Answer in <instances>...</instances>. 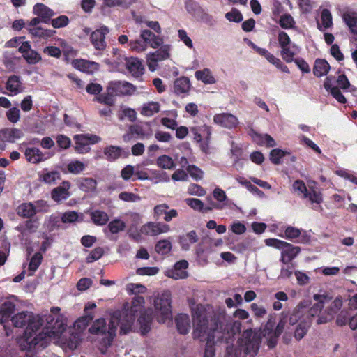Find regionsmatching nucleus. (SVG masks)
I'll list each match as a JSON object with an SVG mask.
<instances>
[{
  "mask_svg": "<svg viewBox=\"0 0 357 357\" xmlns=\"http://www.w3.org/2000/svg\"><path fill=\"white\" fill-rule=\"evenodd\" d=\"M330 69L328 63L324 59H317L314 63V75L321 77L328 73Z\"/></svg>",
  "mask_w": 357,
  "mask_h": 357,
  "instance_id": "43",
  "label": "nucleus"
},
{
  "mask_svg": "<svg viewBox=\"0 0 357 357\" xmlns=\"http://www.w3.org/2000/svg\"><path fill=\"white\" fill-rule=\"evenodd\" d=\"M332 296L327 293L324 294H314V317L318 312V324H325L333 319L336 314L342 306V299L341 297H337L333 301H331Z\"/></svg>",
  "mask_w": 357,
  "mask_h": 357,
  "instance_id": "4",
  "label": "nucleus"
},
{
  "mask_svg": "<svg viewBox=\"0 0 357 357\" xmlns=\"http://www.w3.org/2000/svg\"><path fill=\"white\" fill-rule=\"evenodd\" d=\"M136 0H104V4L107 7L121 6L124 8H129Z\"/></svg>",
  "mask_w": 357,
  "mask_h": 357,
  "instance_id": "51",
  "label": "nucleus"
},
{
  "mask_svg": "<svg viewBox=\"0 0 357 357\" xmlns=\"http://www.w3.org/2000/svg\"><path fill=\"white\" fill-rule=\"evenodd\" d=\"M265 244L281 250L280 261L284 264H289L301 252L300 247L277 238H267Z\"/></svg>",
  "mask_w": 357,
  "mask_h": 357,
  "instance_id": "6",
  "label": "nucleus"
},
{
  "mask_svg": "<svg viewBox=\"0 0 357 357\" xmlns=\"http://www.w3.org/2000/svg\"><path fill=\"white\" fill-rule=\"evenodd\" d=\"M294 189L301 194H303L305 197H308L309 200L312 203V194L307 192V190L305 183L301 180H296L293 184Z\"/></svg>",
  "mask_w": 357,
  "mask_h": 357,
  "instance_id": "54",
  "label": "nucleus"
},
{
  "mask_svg": "<svg viewBox=\"0 0 357 357\" xmlns=\"http://www.w3.org/2000/svg\"><path fill=\"white\" fill-rule=\"evenodd\" d=\"M172 249V243L168 240H160L155 245V251L160 255L168 254Z\"/></svg>",
  "mask_w": 357,
  "mask_h": 357,
  "instance_id": "52",
  "label": "nucleus"
},
{
  "mask_svg": "<svg viewBox=\"0 0 357 357\" xmlns=\"http://www.w3.org/2000/svg\"><path fill=\"white\" fill-rule=\"evenodd\" d=\"M175 323L178 332L181 335L188 333L190 328L189 316L186 314H179L175 318Z\"/></svg>",
  "mask_w": 357,
  "mask_h": 357,
  "instance_id": "26",
  "label": "nucleus"
},
{
  "mask_svg": "<svg viewBox=\"0 0 357 357\" xmlns=\"http://www.w3.org/2000/svg\"><path fill=\"white\" fill-rule=\"evenodd\" d=\"M136 90L137 87L135 85L126 81H110L107 86V91L114 96H130L133 95Z\"/></svg>",
  "mask_w": 357,
  "mask_h": 357,
  "instance_id": "9",
  "label": "nucleus"
},
{
  "mask_svg": "<svg viewBox=\"0 0 357 357\" xmlns=\"http://www.w3.org/2000/svg\"><path fill=\"white\" fill-rule=\"evenodd\" d=\"M39 179L47 184H52L61 179V174L56 170L48 172L47 169H44L39 174Z\"/></svg>",
  "mask_w": 357,
  "mask_h": 357,
  "instance_id": "39",
  "label": "nucleus"
},
{
  "mask_svg": "<svg viewBox=\"0 0 357 357\" xmlns=\"http://www.w3.org/2000/svg\"><path fill=\"white\" fill-rule=\"evenodd\" d=\"M192 320L193 338L200 342H206L204 357H214L215 344L224 341L218 340V334L208 324L206 315H199L195 312L192 314Z\"/></svg>",
  "mask_w": 357,
  "mask_h": 357,
  "instance_id": "3",
  "label": "nucleus"
},
{
  "mask_svg": "<svg viewBox=\"0 0 357 357\" xmlns=\"http://www.w3.org/2000/svg\"><path fill=\"white\" fill-rule=\"evenodd\" d=\"M43 260V255L40 252H36L31 257L29 264V271L33 274L39 267Z\"/></svg>",
  "mask_w": 357,
  "mask_h": 357,
  "instance_id": "57",
  "label": "nucleus"
},
{
  "mask_svg": "<svg viewBox=\"0 0 357 357\" xmlns=\"http://www.w3.org/2000/svg\"><path fill=\"white\" fill-rule=\"evenodd\" d=\"M153 317L154 312L151 308H147L141 312L137 322L139 325L141 333L143 335L147 334L151 331Z\"/></svg>",
  "mask_w": 357,
  "mask_h": 357,
  "instance_id": "15",
  "label": "nucleus"
},
{
  "mask_svg": "<svg viewBox=\"0 0 357 357\" xmlns=\"http://www.w3.org/2000/svg\"><path fill=\"white\" fill-rule=\"evenodd\" d=\"M250 135L259 144L265 143L268 147H274L276 146L275 139L268 134L261 135L252 129Z\"/></svg>",
  "mask_w": 357,
  "mask_h": 357,
  "instance_id": "32",
  "label": "nucleus"
},
{
  "mask_svg": "<svg viewBox=\"0 0 357 357\" xmlns=\"http://www.w3.org/2000/svg\"><path fill=\"white\" fill-rule=\"evenodd\" d=\"M103 154V158L109 162H114L121 157L127 158L130 155V151L128 148L109 145L104 148Z\"/></svg>",
  "mask_w": 357,
  "mask_h": 357,
  "instance_id": "13",
  "label": "nucleus"
},
{
  "mask_svg": "<svg viewBox=\"0 0 357 357\" xmlns=\"http://www.w3.org/2000/svg\"><path fill=\"white\" fill-rule=\"evenodd\" d=\"M74 140L75 142V149L79 153H86L90 151V146L87 141V138L84 135H75L74 136Z\"/></svg>",
  "mask_w": 357,
  "mask_h": 357,
  "instance_id": "36",
  "label": "nucleus"
},
{
  "mask_svg": "<svg viewBox=\"0 0 357 357\" xmlns=\"http://www.w3.org/2000/svg\"><path fill=\"white\" fill-rule=\"evenodd\" d=\"M135 317L133 314H126L125 316L120 319L119 321L120 330L119 333L120 335H126L128 334L132 326L135 322Z\"/></svg>",
  "mask_w": 357,
  "mask_h": 357,
  "instance_id": "34",
  "label": "nucleus"
},
{
  "mask_svg": "<svg viewBox=\"0 0 357 357\" xmlns=\"http://www.w3.org/2000/svg\"><path fill=\"white\" fill-rule=\"evenodd\" d=\"M90 216L93 223L97 226H103L106 225L109 220L106 212L98 209L91 211Z\"/></svg>",
  "mask_w": 357,
  "mask_h": 357,
  "instance_id": "38",
  "label": "nucleus"
},
{
  "mask_svg": "<svg viewBox=\"0 0 357 357\" xmlns=\"http://www.w3.org/2000/svg\"><path fill=\"white\" fill-rule=\"evenodd\" d=\"M24 154L27 161L33 164H38L46 159L42 151L36 147L26 148Z\"/></svg>",
  "mask_w": 357,
  "mask_h": 357,
  "instance_id": "30",
  "label": "nucleus"
},
{
  "mask_svg": "<svg viewBox=\"0 0 357 357\" xmlns=\"http://www.w3.org/2000/svg\"><path fill=\"white\" fill-rule=\"evenodd\" d=\"M310 326L311 317L308 319V321H306L304 319L303 320H301L298 324L297 325L296 329L294 330V337L297 340H301L307 333Z\"/></svg>",
  "mask_w": 357,
  "mask_h": 357,
  "instance_id": "41",
  "label": "nucleus"
},
{
  "mask_svg": "<svg viewBox=\"0 0 357 357\" xmlns=\"http://www.w3.org/2000/svg\"><path fill=\"white\" fill-rule=\"evenodd\" d=\"M114 96L113 94L107 91L106 93L99 94L98 96L96 97V100L100 103L105 104L107 106H112L115 103Z\"/></svg>",
  "mask_w": 357,
  "mask_h": 357,
  "instance_id": "59",
  "label": "nucleus"
},
{
  "mask_svg": "<svg viewBox=\"0 0 357 357\" xmlns=\"http://www.w3.org/2000/svg\"><path fill=\"white\" fill-rule=\"evenodd\" d=\"M346 24L350 29V31L357 35V16L347 15L344 16Z\"/></svg>",
  "mask_w": 357,
  "mask_h": 357,
  "instance_id": "64",
  "label": "nucleus"
},
{
  "mask_svg": "<svg viewBox=\"0 0 357 357\" xmlns=\"http://www.w3.org/2000/svg\"><path fill=\"white\" fill-rule=\"evenodd\" d=\"M243 337L244 339L243 347L245 354L250 355L251 357L255 356L259 349V339L251 328L244 331Z\"/></svg>",
  "mask_w": 357,
  "mask_h": 357,
  "instance_id": "10",
  "label": "nucleus"
},
{
  "mask_svg": "<svg viewBox=\"0 0 357 357\" xmlns=\"http://www.w3.org/2000/svg\"><path fill=\"white\" fill-rule=\"evenodd\" d=\"M185 8L187 12L197 20H202L205 23L211 25L213 17L199 6V4L193 0H186Z\"/></svg>",
  "mask_w": 357,
  "mask_h": 357,
  "instance_id": "11",
  "label": "nucleus"
},
{
  "mask_svg": "<svg viewBox=\"0 0 357 357\" xmlns=\"http://www.w3.org/2000/svg\"><path fill=\"white\" fill-rule=\"evenodd\" d=\"M85 169V165L79 160H73L68 163V170L73 174H78Z\"/></svg>",
  "mask_w": 357,
  "mask_h": 357,
  "instance_id": "58",
  "label": "nucleus"
},
{
  "mask_svg": "<svg viewBox=\"0 0 357 357\" xmlns=\"http://www.w3.org/2000/svg\"><path fill=\"white\" fill-rule=\"evenodd\" d=\"M21 77L18 75H13L8 77L6 84V89L14 94H17L21 92Z\"/></svg>",
  "mask_w": 357,
  "mask_h": 357,
  "instance_id": "40",
  "label": "nucleus"
},
{
  "mask_svg": "<svg viewBox=\"0 0 357 357\" xmlns=\"http://www.w3.org/2000/svg\"><path fill=\"white\" fill-rule=\"evenodd\" d=\"M310 301L306 300L300 302L292 312H282L279 322L276 326V333L278 334H282L285 327L289 329L287 324L289 326H294L299 320L301 321V318H303L306 313V317L307 319L312 317V307H310Z\"/></svg>",
  "mask_w": 357,
  "mask_h": 357,
  "instance_id": "5",
  "label": "nucleus"
},
{
  "mask_svg": "<svg viewBox=\"0 0 357 357\" xmlns=\"http://www.w3.org/2000/svg\"><path fill=\"white\" fill-rule=\"evenodd\" d=\"M126 289L130 294H144L147 289L146 287L141 284L129 283L126 286Z\"/></svg>",
  "mask_w": 357,
  "mask_h": 357,
  "instance_id": "60",
  "label": "nucleus"
},
{
  "mask_svg": "<svg viewBox=\"0 0 357 357\" xmlns=\"http://www.w3.org/2000/svg\"><path fill=\"white\" fill-rule=\"evenodd\" d=\"M278 42L282 48L281 56L287 63H291L294 60V56L298 52V47L291 43L288 34L282 31L278 34Z\"/></svg>",
  "mask_w": 357,
  "mask_h": 357,
  "instance_id": "8",
  "label": "nucleus"
},
{
  "mask_svg": "<svg viewBox=\"0 0 357 357\" xmlns=\"http://www.w3.org/2000/svg\"><path fill=\"white\" fill-rule=\"evenodd\" d=\"M70 187V183L68 181L62 182V185L54 188L51 192V197L56 202L66 200L70 197L68 191Z\"/></svg>",
  "mask_w": 357,
  "mask_h": 357,
  "instance_id": "20",
  "label": "nucleus"
},
{
  "mask_svg": "<svg viewBox=\"0 0 357 357\" xmlns=\"http://www.w3.org/2000/svg\"><path fill=\"white\" fill-rule=\"evenodd\" d=\"M89 333L91 335L100 336L102 339L107 337V321L104 318L96 319L89 328Z\"/></svg>",
  "mask_w": 357,
  "mask_h": 357,
  "instance_id": "22",
  "label": "nucleus"
},
{
  "mask_svg": "<svg viewBox=\"0 0 357 357\" xmlns=\"http://www.w3.org/2000/svg\"><path fill=\"white\" fill-rule=\"evenodd\" d=\"M191 132L194 135V139L196 142L199 143L202 141L203 138L208 137V135H211V127L206 124L193 127L191 128Z\"/></svg>",
  "mask_w": 357,
  "mask_h": 357,
  "instance_id": "33",
  "label": "nucleus"
},
{
  "mask_svg": "<svg viewBox=\"0 0 357 357\" xmlns=\"http://www.w3.org/2000/svg\"><path fill=\"white\" fill-rule=\"evenodd\" d=\"M23 135V132L19 128H4L0 130L1 139L10 143L15 142V139H20Z\"/></svg>",
  "mask_w": 357,
  "mask_h": 357,
  "instance_id": "23",
  "label": "nucleus"
},
{
  "mask_svg": "<svg viewBox=\"0 0 357 357\" xmlns=\"http://www.w3.org/2000/svg\"><path fill=\"white\" fill-rule=\"evenodd\" d=\"M73 66L84 73H91L93 69H98V63L84 59H75L72 62Z\"/></svg>",
  "mask_w": 357,
  "mask_h": 357,
  "instance_id": "28",
  "label": "nucleus"
},
{
  "mask_svg": "<svg viewBox=\"0 0 357 357\" xmlns=\"http://www.w3.org/2000/svg\"><path fill=\"white\" fill-rule=\"evenodd\" d=\"M23 58L26 60L27 63L30 65L36 64L42 59L40 54L33 50L29 51L26 54L23 55Z\"/></svg>",
  "mask_w": 357,
  "mask_h": 357,
  "instance_id": "62",
  "label": "nucleus"
},
{
  "mask_svg": "<svg viewBox=\"0 0 357 357\" xmlns=\"http://www.w3.org/2000/svg\"><path fill=\"white\" fill-rule=\"evenodd\" d=\"M191 84L189 78L181 77L177 78L174 83V91L177 96L187 95L190 89Z\"/></svg>",
  "mask_w": 357,
  "mask_h": 357,
  "instance_id": "25",
  "label": "nucleus"
},
{
  "mask_svg": "<svg viewBox=\"0 0 357 357\" xmlns=\"http://www.w3.org/2000/svg\"><path fill=\"white\" fill-rule=\"evenodd\" d=\"M170 230L169 225L164 222H149L142 228V232L149 236H157L162 233L168 232Z\"/></svg>",
  "mask_w": 357,
  "mask_h": 357,
  "instance_id": "16",
  "label": "nucleus"
},
{
  "mask_svg": "<svg viewBox=\"0 0 357 357\" xmlns=\"http://www.w3.org/2000/svg\"><path fill=\"white\" fill-rule=\"evenodd\" d=\"M185 203L192 208L195 211L207 213L211 211V208L205 207L203 202L197 198H187L185 200Z\"/></svg>",
  "mask_w": 357,
  "mask_h": 357,
  "instance_id": "44",
  "label": "nucleus"
},
{
  "mask_svg": "<svg viewBox=\"0 0 357 357\" xmlns=\"http://www.w3.org/2000/svg\"><path fill=\"white\" fill-rule=\"evenodd\" d=\"M294 243H307L310 241V236L306 231H303L292 226H287L284 229V234L280 235Z\"/></svg>",
  "mask_w": 357,
  "mask_h": 357,
  "instance_id": "12",
  "label": "nucleus"
},
{
  "mask_svg": "<svg viewBox=\"0 0 357 357\" xmlns=\"http://www.w3.org/2000/svg\"><path fill=\"white\" fill-rule=\"evenodd\" d=\"M93 313H85L84 316H82L77 319L75 322V326L79 329H84L93 320Z\"/></svg>",
  "mask_w": 357,
  "mask_h": 357,
  "instance_id": "53",
  "label": "nucleus"
},
{
  "mask_svg": "<svg viewBox=\"0 0 357 357\" xmlns=\"http://www.w3.org/2000/svg\"><path fill=\"white\" fill-rule=\"evenodd\" d=\"M156 164L159 167L164 169H173L176 167L173 159L167 155L159 156L156 160Z\"/></svg>",
  "mask_w": 357,
  "mask_h": 357,
  "instance_id": "45",
  "label": "nucleus"
},
{
  "mask_svg": "<svg viewBox=\"0 0 357 357\" xmlns=\"http://www.w3.org/2000/svg\"><path fill=\"white\" fill-rule=\"evenodd\" d=\"M13 326L16 328H24L23 338L20 342L21 354L15 349H6L1 351L0 357H33L40 350L47 346L49 331L37 333L43 324V319L38 315L31 312H21L11 318Z\"/></svg>",
  "mask_w": 357,
  "mask_h": 357,
  "instance_id": "1",
  "label": "nucleus"
},
{
  "mask_svg": "<svg viewBox=\"0 0 357 357\" xmlns=\"http://www.w3.org/2000/svg\"><path fill=\"white\" fill-rule=\"evenodd\" d=\"M107 228L112 234H118L126 228L125 222L119 218H116L109 222Z\"/></svg>",
  "mask_w": 357,
  "mask_h": 357,
  "instance_id": "49",
  "label": "nucleus"
},
{
  "mask_svg": "<svg viewBox=\"0 0 357 357\" xmlns=\"http://www.w3.org/2000/svg\"><path fill=\"white\" fill-rule=\"evenodd\" d=\"M186 170L195 181H199L203 178L204 172L197 166L195 165H188Z\"/></svg>",
  "mask_w": 357,
  "mask_h": 357,
  "instance_id": "56",
  "label": "nucleus"
},
{
  "mask_svg": "<svg viewBox=\"0 0 357 357\" xmlns=\"http://www.w3.org/2000/svg\"><path fill=\"white\" fill-rule=\"evenodd\" d=\"M275 314H270L268 317V320L264 325L262 333L264 336L269 335L271 334L274 333L275 331Z\"/></svg>",
  "mask_w": 357,
  "mask_h": 357,
  "instance_id": "55",
  "label": "nucleus"
},
{
  "mask_svg": "<svg viewBox=\"0 0 357 357\" xmlns=\"http://www.w3.org/2000/svg\"><path fill=\"white\" fill-rule=\"evenodd\" d=\"M109 30L107 26H102L99 29L91 32L90 40L95 49L98 50H104L107 46L105 36L109 33Z\"/></svg>",
  "mask_w": 357,
  "mask_h": 357,
  "instance_id": "14",
  "label": "nucleus"
},
{
  "mask_svg": "<svg viewBox=\"0 0 357 357\" xmlns=\"http://www.w3.org/2000/svg\"><path fill=\"white\" fill-rule=\"evenodd\" d=\"M195 312L199 315L207 317L208 324L218 334V340H223L229 344V340L233 341L234 336L241 331V322L240 321H229L224 312H208L204 309H198Z\"/></svg>",
  "mask_w": 357,
  "mask_h": 357,
  "instance_id": "2",
  "label": "nucleus"
},
{
  "mask_svg": "<svg viewBox=\"0 0 357 357\" xmlns=\"http://www.w3.org/2000/svg\"><path fill=\"white\" fill-rule=\"evenodd\" d=\"M195 77L197 80H201L206 84H212L215 83V79L213 76L208 68H204L202 70L195 72Z\"/></svg>",
  "mask_w": 357,
  "mask_h": 357,
  "instance_id": "42",
  "label": "nucleus"
},
{
  "mask_svg": "<svg viewBox=\"0 0 357 357\" xmlns=\"http://www.w3.org/2000/svg\"><path fill=\"white\" fill-rule=\"evenodd\" d=\"M33 14L43 19V23L50 24L52 17L55 15L53 10L46 5L37 3L33 8Z\"/></svg>",
  "mask_w": 357,
  "mask_h": 357,
  "instance_id": "19",
  "label": "nucleus"
},
{
  "mask_svg": "<svg viewBox=\"0 0 357 357\" xmlns=\"http://www.w3.org/2000/svg\"><path fill=\"white\" fill-rule=\"evenodd\" d=\"M333 26L332 15L327 8L322 10L320 20H317V26L321 31H325Z\"/></svg>",
  "mask_w": 357,
  "mask_h": 357,
  "instance_id": "27",
  "label": "nucleus"
},
{
  "mask_svg": "<svg viewBox=\"0 0 357 357\" xmlns=\"http://www.w3.org/2000/svg\"><path fill=\"white\" fill-rule=\"evenodd\" d=\"M160 47L154 52L148 54V61L151 62H158L165 60L169 56V46L167 45H161Z\"/></svg>",
  "mask_w": 357,
  "mask_h": 357,
  "instance_id": "29",
  "label": "nucleus"
},
{
  "mask_svg": "<svg viewBox=\"0 0 357 357\" xmlns=\"http://www.w3.org/2000/svg\"><path fill=\"white\" fill-rule=\"evenodd\" d=\"M195 255L199 265L205 266L208 264V255L202 245L199 244L196 246Z\"/></svg>",
  "mask_w": 357,
  "mask_h": 357,
  "instance_id": "48",
  "label": "nucleus"
},
{
  "mask_svg": "<svg viewBox=\"0 0 357 357\" xmlns=\"http://www.w3.org/2000/svg\"><path fill=\"white\" fill-rule=\"evenodd\" d=\"M160 110V105L156 102H149L144 104L142 107L141 114L145 116H151L154 113L158 112Z\"/></svg>",
  "mask_w": 357,
  "mask_h": 357,
  "instance_id": "47",
  "label": "nucleus"
},
{
  "mask_svg": "<svg viewBox=\"0 0 357 357\" xmlns=\"http://www.w3.org/2000/svg\"><path fill=\"white\" fill-rule=\"evenodd\" d=\"M140 38L144 40L146 46L149 45L152 48L156 49L163 43V39L160 36H156L149 29L142 30Z\"/></svg>",
  "mask_w": 357,
  "mask_h": 357,
  "instance_id": "21",
  "label": "nucleus"
},
{
  "mask_svg": "<svg viewBox=\"0 0 357 357\" xmlns=\"http://www.w3.org/2000/svg\"><path fill=\"white\" fill-rule=\"evenodd\" d=\"M116 328L117 325L114 321H110L109 324H107V337H105L102 339V344L106 349L112 345V343L116 337Z\"/></svg>",
  "mask_w": 357,
  "mask_h": 357,
  "instance_id": "37",
  "label": "nucleus"
},
{
  "mask_svg": "<svg viewBox=\"0 0 357 357\" xmlns=\"http://www.w3.org/2000/svg\"><path fill=\"white\" fill-rule=\"evenodd\" d=\"M50 23L54 29L66 26L69 23V19L66 15H60L56 18L51 19Z\"/></svg>",
  "mask_w": 357,
  "mask_h": 357,
  "instance_id": "63",
  "label": "nucleus"
},
{
  "mask_svg": "<svg viewBox=\"0 0 357 357\" xmlns=\"http://www.w3.org/2000/svg\"><path fill=\"white\" fill-rule=\"evenodd\" d=\"M287 155H289V153L287 151L282 150L280 149H272L269 154V158L271 162L274 165L282 164V158Z\"/></svg>",
  "mask_w": 357,
  "mask_h": 357,
  "instance_id": "46",
  "label": "nucleus"
},
{
  "mask_svg": "<svg viewBox=\"0 0 357 357\" xmlns=\"http://www.w3.org/2000/svg\"><path fill=\"white\" fill-rule=\"evenodd\" d=\"M97 181L93 178H83L80 183V188L85 192H93L96 189Z\"/></svg>",
  "mask_w": 357,
  "mask_h": 357,
  "instance_id": "50",
  "label": "nucleus"
},
{
  "mask_svg": "<svg viewBox=\"0 0 357 357\" xmlns=\"http://www.w3.org/2000/svg\"><path fill=\"white\" fill-rule=\"evenodd\" d=\"M213 121L221 126L231 129L238 125L237 118L229 113L218 114L213 116Z\"/></svg>",
  "mask_w": 357,
  "mask_h": 357,
  "instance_id": "18",
  "label": "nucleus"
},
{
  "mask_svg": "<svg viewBox=\"0 0 357 357\" xmlns=\"http://www.w3.org/2000/svg\"><path fill=\"white\" fill-rule=\"evenodd\" d=\"M195 230L188 232L185 235H181L178 236V243L183 250H188L190 248V245L197 243L199 241Z\"/></svg>",
  "mask_w": 357,
  "mask_h": 357,
  "instance_id": "24",
  "label": "nucleus"
},
{
  "mask_svg": "<svg viewBox=\"0 0 357 357\" xmlns=\"http://www.w3.org/2000/svg\"><path fill=\"white\" fill-rule=\"evenodd\" d=\"M126 68L132 77L139 79L144 73V67L141 60L135 57L126 59Z\"/></svg>",
  "mask_w": 357,
  "mask_h": 357,
  "instance_id": "17",
  "label": "nucleus"
},
{
  "mask_svg": "<svg viewBox=\"0 0 357 357\" xmlns=\"http://www.w3.org/2000/svg\"><path fill=\"white\" fill-rule=\"evenodd\" d=\"M171 303L172 298L169 291H163L155 299V315L159 323H165L167 320L172 318Z\"/></svg>",
  "mask_w": 357,
  "mask_h": 357,
  "instance_id": "7",
  "label": "nucleus"
},
{
  "mask_svg": "<svg viewBox=\"0 0 357 357\" xmlns=\"http://www.w3.org/2000/svg\"><path fill=\"white\" fill-rule=\"evenodd\" d=\"M17 213L22 218H30L36 214V208L31 202L23 203L17 207Z\"/></svg>",
  "mask_w": 357,
  "mask_h": 357,
  "instance_id": "35",
  "label": "nucleus"
},
{
  "mask_svg": "<svg viewBox=\"0 0 357 357\" xmlns=\"http://www.w3.org/2000/svg\"><path fill=\"white\" fill-rule=\"evenodd\" d=\"M15 310V305L11 301L0 304V323L8 321Z\"/></svg>",
  "mask_w": 357,
  "mask_h": 357,
  "instance_id": "31",
  "label": "nucleus"
},
{
  "mask_svg": "<svg viewBox=\"0 0 357 357\" xmlns=\"http://www.w3.org/2000/svg\"><path fill=\"white\" fill-rule=\"evenodd\" d=\"M104 255V250L101 247H96L91 251L87 256L86 261L87 263L94 262L100 259Z\"/></svg>",
  "mask_w": 357,
  "mask_h": 357,
  "instance_id": "61",
  "label": "nucleus"
}]
</instances>
